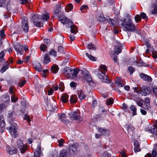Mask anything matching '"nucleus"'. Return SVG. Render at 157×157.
I'll use <instances>...</instances> for the list:
<instances>
[{
	"label": "nucleus",
	"instance_id": "obj_1",
	"mask_svg": "<svg viewBox=\"0 0 157 157\" xmlns=\"http://www.w3.org/2000/svg\"><path fill=\"white\" fill-rule=\"evenodd\" d=\"M59 20L62 23L67 25V26L71 28L70 31L73 34H76L78 32L77 27L73 25V22L70 19H67L63 15H60L59 17Z\"/></svg>",
	"mask_w": 157,
	"mask_h": 157
},
{
	"label": "nucleus",
	"instance_id": "obj_2",
	"mask_svg": "<svg viewBox=\"0 0 157 157\" xmlns=\"http://www.w3.org/2000/svg\"><path fill=\"white\" fill-rule=\"evenodd\" d=\"M79 71L78 69H71L66 67L63 69V73L66 77L68 78H74L76 77Z\"/></svg>",
	"mask_w": 157,
	"mask_h": 157
},
{
	"label": "nucleus",
	"instance_id": "obj_3",
	"mask_svg": "<svg viewBox=\"0 0 157 157\" xmlns=\"http://www.w3.org/2000/svg\"><path fill=\"white\" fill-rule=\"evenodd\" d=\"M121 24L122 27H123L124 30L126 31H133L135 30V26L130 18L125 19L122 21Z\"/></svg>",
	"mask_w": 157,
	"mask_h": 157
},
{
	"label": "nucleus",
	"instance_id": "obj_4",
	"mask_svg": "<svg viewBox=\"0 0 157 157\" xmlns=\"http://www.w3.org/2000/svg\"><path fill=\"white\" fill-rule=\"evenodd\" d=\"M82 76V79L86 81L90 85L93 83V81L89 72L86 70L84 69L81 71Z\"/></svg>",
	"mask_w": 157,
	"mask_h": 157
},
{
	"label": "nucleus",
	"instance_id": "obj_5",
	"mask_svg": "<svg viewBox=\"0 0 157 157\" xmlns=\"http://www.w3.org/2000/svg\"><path fill=\"white\" fill-rule=\"evenodd\" d=\"M82 76V79L86 81L90 85L93 83V81L89 72L86 70L84 69L81 71Z\"/></svg>",
	"mask_w": 157,
	"mask_h": 157
},
{
	"label": "nucleus",
	"instance_id": "obj_6",
	"mask_svg": "<svg viewBox=\"0 0 157 157\" xmlns=\"http://www.w3.org/2000/svg\"><path fill=\"white\" fill-rule=\"evenodd\" d=\"M14 47L17 55H20L21 56L23 54L24 51L22 50L23 47L21 45L17 43L14 45ZM23 48L25 52L29 50L28 47L26 45H24Z\"/></svg>",
	"mask_w": 157,
	"mask_h": 157
},
{
	"label": "nucleus",
	"instance_id": "obj_7",
	"mask_svg": "<svg viewBox=\"0 0 157 157\" xmlns=\"http://www.w3.org/2000/svg\"><path fill=\"white\" fill-rule=\"evenodd\" d=\"M42 16L37 14L33 16V22L36 26L40 27L42 26L43 21H42Z\"/></svg>",
	"mask_w": 157,
	"mask_h": 157
},
{
	"label": "nucleus",
	"instance_id": "obj_8",
	"mask_svg": "<svg viewBox=\"0 0 157 157\" xmlns=\"http://www.w3.org/2000/svg\"><path fill=\"white\" fill-rule=\"evenodd\" d=\"M17 129V125L14 123H12L9 128V131L10 133L14 138L17 137L18 135Z\"/></svg>",
	"mask_w": 157,
	"mask_h": 157
},
{
	"label": "nucleus",
	"instance_id": "obj_9",
	"mask_svg": "<svg viewBox=\"0 0 157 157\" xmlns=\"http://www.w3.org/2000/svg\"><path fill=\"white\" fill-rule=\"evenodd\" d=\"M69 117L72 120H80L81 119L80 113L78 110L68 113Z\"/></svg>",
	"mask_w": 157,
	"mask_h": 157
},
{
	"label": "nucleus",
	"instance_id": "obj_10",
	"mask_svg": "<svg viewBox=\"0 0 157 157\" xmlns=\"http://www.w3.org/2000/svg\"><path fill=\"white\" fill-rule=\"evenodd\" d=\"M151 90L149 87H147L145 86H143L140 89V90L137 92V94H140L144 96H147L150 94Z\"/></svg>",
	"mask_w": 157,
	"mask_h": 157
},
{
	"label": "nucleus",
	"instance_id": "obj_11",
	"mask_svg": "<svg viewBox=\"0 0 157 157\" xmlns=\"http://www.w3.org/2000/svg\"><path fill=\"white\" fill-rule=\"evenodd\" d=\"M17 145L22 153H24L27 150V146L26 144H24L22 141L20 140L17 141Z\"/></svg>",
	"mask_w": 157,
	"mask_h": 157
},
{
	"label": "nucleus",
	"instance_id": "obj_12",
	"mask_svg": "<svg viewBox=\"0 0 157 157\" xmlns=\"http://www.w3.org/2000/svg\"><path fill=\"white\" fill-rule=\"evenodd\" d=\"M21 28L25 32H27L28 31V19L26 17H23L22 18Z\"/></svg>",
	"mask_w": 157,
	"mask_h": 157
},
{
	"label": "nucleus",
	"instance_id": "obj_13",
	"mask_svg": "<svg viewBox=\"0 0 157 157\" xmlns=\"http://www.w3.org/2000/svg\"><path fill=\"white\" fill-rule=\"evenodd\" d=\"M78 146V144L77 143H75L69 147V150L70 153L71 154H75L77 151V148Z\"/></svg>",
	"mask_w": 157,
	"mask_h": 157
},
{
	"label": "nucleus",
	"instance_id": "obj_14",
	"mask_svg": "<svg viewBox=\"0 0 157 157\" xmlns=\"http://www.w3.org/2000/svg\"><path fill=\"white\" fill-rule=\"evenodd\" d=\"M98 130L99 132L104 136H109L110 132V131L109 129L105 128H98Z\"/></svg>",
	"mask_w": 157,
	"mask_h": 157
},
{
	"label": "nucleus",
	"instance_id": "obj_15",
	"mask_svg": "<svg viewBox=\"0 0 157 157\" xmlns=\"http://www.w3.org/2000/svg\"><path fill=\"white\" fill-rule=\"evenodd\" d=\"M98 76L103 82L107 83L109 82L108 77L105 74H102V75H100V74H98Z\"/></svg>",
	"mask_w": 157,
	"mask_h": 157
},
{
	"label": "nucleus",
	"instance_id": "obj_16",
	"mask_svg": "<svg viewBox=\"0 0 157 157\" xmlns=\"http://www.w3.org/2000/svg\"><path fill=\"white\" fill-rule=\"evenodd\" d=\"M6 151L10 155L14 154L17 152V149L13 146L10 147L7 146Z\"/></svg>",
	"mask_w": 157,
	"mask_h": 157
},
{
	"label": "nucleus",
	"instance_id": "obj_17",
	"mask_svg": "<svg viewBox=\"0 0 157 157\" xmlns=\"http://www.w3.org/2000/svg\"><path fill=\"white\" fill-rule=\"evenodd\" d=\"M150 99L148 98H146L144 100V103L145 104L143 105V108L145 109H148L150 108Z\"/></svg>",
	"mask_w": 157,
	"mask_h": 157
},
{
	"label": "nucleus",
	"instance_id": "obj_18",
	"mask_svg": "<svg viewBox=\"0 0 157 157\" xmlns=\"http://www.w3.org/2000/svg\"><path fill=\"white\" fill-rule=\"evenodd\" d=\"M140 77L141 78L144 80L146 81L151 82L152 78L151 76H148L145 74L142 73L140 75Z\"/></svg>",
	"mask_w": 157,
	"mask_h": 157
},
{
	"label": "nucleus",
	"instance_id": "obj_19",
	"mask_svg": "<svg viewBox=\"0 0 157 157\" xmlns=\"http://www.w3.org/2000/svg\"><path fill=\"white\" fill-rule=\"evenodd\" d=\"M116 83L117 86L119 87L123 86L125 85V82L121 78H117L116 81Z\"/></svg>",
	"mask_w": 157,
	"mask_h": 157
},
{
	"label": "nucleus",
	"instance_id": "obj_20",
	"mask_svg": "<svg viewBox=\"0 0 157 157\" xmlns=\"http://www.w3.org/2000/svg\"><path fill=\"white\" fill-rule=\"evenodd\" d=\"M122 47L120 43L118 44L117 45L115 46L114 48V53L118 54L122 51Z\"/></svg>",
	"mask_w": 157,
	"mask_h": 157
},
{
	"label": "nucleus",
	"instance_id": "obj_21",
	"mask_svg": "<svg viewBox=\"0 0 157 157\" xmlns=\"http://www.w3.org/2000/svg\"><path fill=\"white\" fill-rule=\"evenodd\" d=\"M58 117L59 119L63 123L67 124L68 123V121L67 120L65 114H59Z\"/></svg>",
	"mask_w": 157,
	"mask_h": 157
},
{
	"label": "nucleus",
	"instance_id": "obj_22",
	"mask_svg": "<svg viewBox=\"0 0 157 157\" xmlns=\"http://www.w3.org/2000/svg\"><path fill=\"white\" fill-rule=\"evenodd\" d=\"M99 70L98 74H100V75H102V74H105L107 71V67L105 65H101Z\"/></svg>",
	"mask_w": 157,
	"mask_h": 157
},
{
	"label": "nucleus",
	"instance_id": "obj_23",
	"mask_svg": "<svg viewBox=\"0 0 157 157\" xmlns=\"http://www.w3.org/2000/svg\"><path fill=\"white\" fill-rule=\"evenodd\" d=\"M135 101L138 106L143 108L144 105L143 104L144 101L142 99L140 98H137L135 100Z\"/></svg>",
	"mask_w": 157,
	"mask_h": 157
},
{
	"label": "nucleus",
	"instance_id": "obj_24",
	"mask_svg": "<svg viewBox=\"0 0 157 157\" xmlns=\"http://www.w3.org/2000/svg\"><path fill=\"white\" fill-rule=\"evenodd\" d=\"M134 151L135 152L137 153V152L140 151V144L138 141L136 140L134 142Z\"/></svg>",
	"mask_w": 157,
	"mask_h": 157
},
{
	"label": "nucleus",
	"instance_id": "obj_25",
	"mask_svg": "<svg viewBox=\"0 0 157 157\" xmlns=\"http://www.w3.org/2000/svg\"><path fill=\"white\" fill-rule=\"evenodd\" d=\"M107 21L111 26H113V28L116 26V21L114 19L109 18L107 20Z\"/></svg>",
	"mask_w": 157,
	"mask_h": 157
},
{
	"label": "nucleus",
	"instance_id": "obj_26",
	"mask_svg": "<svg viewBox=\"0 0 157 157\" xmlns=\"http://www.w3.org/2000/svg\"><path fill=\"white\" fill-rule=\"evenodd\" d=\"M50 61V58L49 57L48 54H44V59L43 60V63L45 64H47Z\"/></svg>",
	"mask_w": 157,
	"mask_h": 157
},
{
	"label": "nucleus",
	"instance_id": "obj_27",
	"mask_svg": "<svg viewBox=\"0 0 157 157\" xmlns=\"http://www.w3.org/2000/svg\"><path fill=\"white\" fill-rule=\"evenodd\" d=\"M149 130L151 133L157 136V128L154 125H153L149 127Z\"/></svg>",
	"mask_w": 157,
	"mask_h": 157
},
{
	"label": "nucleus",
	"instance_id": "obj_28",
	"mask_svg": "<svg viewBox=\"0 0 157 157\" xmlns=\"http://www.w3.org/2000/svg\"><path fill=\"white\" fill-rule=\"evenodd\" d=\"M61 5L59 4L56 5V7L54 10L53 13L55 14H57L59 13L60 10Z\"/></svg>",
	"mask_w": 157,
	"mask_h": 157
},
{
	"label": "nucleus",
	"instance_id": "obj_29",
	"mask_svg": "<svg viewBox=\"0 0 157 157\" xmlns=\"http://www.w3.org/2000/svg\"><path fill=\"white\" fill-rule=\"evenodd\" d=\"M5 123L4 117L2 116H1L0 117V125L2 129L3 130L5 129Z\"/></svg>",
	"mask_w": 157,
	"mask_h": 157
},
{
	"label": "nucleus",
	"instance_id": "obj_30",
	"mask_svg": "<svg viewBox=\"0 0 157 157\" xmlns=\"http://www.w3.org/2000/svg\"><path fill=\"white\" fill-rule=\"evenodd\" d=\"M68 98V95L67 94H63L61 100L63 103H66L67 102Z\"/></svg>",
	"mask_w": 157,
	"mask_h": 157
},
{
	"label": "nucleus",
	"instance_id": "obj_31",
	"mask_svg": "<svg viewBox=\"0 0 157 157\" xmlns=\"http://www.w3.org/2000/svg\"><path fill=\"white\" fill-rule=\"evenodd\" d=\"M67 152L66 150L62 149L60 151L59 157H67Z\"/></svg>",
	"mask_w": 157,
	"mask_h": 157
},
{
	"label": "nucleus",
	"instance_id": "obj_32",
	"mask_svg": "<svg viewBox=\"0 0 157 157\" xmlns=\"http://www.w3.org/2000/svg\"><path fill=\"white\" fill-rule=\"evenodd\" d=\"M59 70V67L56 64L53 65L51 68V71L54 73H56Z\"/></svg>",
	"mask_w": 157,
	"mask_h": 157
},
{
	"label": "nucleus",
	"instance_id": "obj_33",
	"mask_svg": "<svg viewBox=\"0 0 157 157\" xmlns=\"http://www.w3.org/2000/svg\"><path fill=\"white\" fill-rule=\"evenodd\" d=\"M134 130V127L131 125H128L127 127V131L130 135H132Z\"/></svg>",
	"mask_w": 157,
	"mask_h": 157
},
{
	"label": "nucleus",
	"instance_id": "obj_34",
	"mask_svg": "<svg viewBox=\"0 0 157 157\" xmlns=\"http://www.w3.org/2000/svg\"><path fill=\"white\" fill-rule=\"evenodd\" d=\"M10 99V97L7 94L3 95L2 97V100L4 102H8L9 103Z\"/></svg>",
	"mask_w": 157,
	"mask_h": 157
},
{
	"label": "nucleus",
	"instance_id": "obj_35",
	"mask_svg": "<svg viewBox=\"0 0 157 157\" xmlns=\"http://www.w3.org/2000/svg\"><path fill=\"white\" fill-rule=\"evenodd\" d=\"M42 21L45 20V21H48L49 18V13L48 12H46L44 13L42 15Z\"/></svg>",
	"mask_w": 157,
	"mask_h": 157
},
{
	"label": "nucleus",
	"instance_id": "obj_36",
	"mask_svg": "<svg viewBox=\"0 0 157 157\" xmlns=\"http://www.w3.org/2000/svg\"><path fill=\"white\" fill-rule=\"evenodd\" d=\"M130 109L132 111V115L133 116L137 115V109L135 105H131L130 107Z\"/></svg>",
	"mask_w": 157,
	"mask_h": 157
},
{
	"label": "nucleus",
	"instance_id": "obj_37",
	"mask_svg": "<svg viewBox=\"0 0 157 157\" xmlns=\"http://www.w3.org/2000/svg\"><path fill=\"white\" fill-rule=\"evenodd\" d=\"M78 98L80 100H83L86 97V95L81 90H79L78 92Z\"/></svg>",
	"mask_w": 157,
	"mask_h": 157
},
{
	"label": "nucleus",
	"instance_id": "obj_38",
	"mask_svg": "<svg viewBox=\"0 0 157 157\" xmlns=\"http://www.w3.org/2000/svg\"><path fill=\"white\" fill-rule=\"evenodd\" d=\"M77 97L76 95H72L70 97V101L71 103H75L77 101Z\"/></svg>",
	"mask_w": 157,
	"mask_h": 157
},
{
	"label": "nucleus",
	"instance_id": "obj_39",
	"mask_svg": "<svg viewBox=\"0 0 157 157\" xmlns=\"http://www.w3.org/2000/svg\"><path fill=\"white\" fill-rule=\"evenodd\" d=\"M73 8V6L71 3H69L65 7L66 11L68 12L71 11Z\"/></svg>",
	"mask_w": 157,
	"mask_h": 157
},
{
	"label": "nucleus",
	"instance_id": "obj_40",
	"mask_svg": "<svg viewBox=\"0 0 157 157\" xmlns=\"http://www.w3.org/2000/svg\"><path fill=\"white\" fill-rule=\"evenodd\" d=\"M136 65L138 67H147L148 65L146 63H144L142 61L139 62H136Z\"/></svg>",
	"mask_w": 157,
	"mask_h": 157
},
{
	"label": "nucleus",
	"instance_id": "obj_41",
	"mask_svg": "<svg viewBox=\"0 0 157 157\" xmlns=\"http://www.w3.org/2000/svg\"><path fill=\"white\" fill-rule=\"evenodd\" d=\"M8 0H0V6L8 5Z\"/></svg>",
	"mask_w": 157,
	"mask_h": 157
},
{
	"label": "nucleus",
	"instance_id": "obj_42",
	"mask_svg": "<svg viewBox=\"0 0 157 157\" xmlns=\"http://www.w3.org/2000/svg\"><path fill=\"white\" fill-rule=\"evenodd\" d=\"M87 48L89 49H92L94 50H95L96 49L95 45H93L92 43H90L88 44Z\"/></svg>",
	"mask_w": 157,
	"mask_h": 157
},
{
	"label": "nucleus",
	"instance_id": "obj_43",
	"mask_svg": "<svg viewBox=\"0 0 157 157\" xmlns=\"http://www.w3.org/2000/svg\"><path fill=\"white\" fill-rule=\"evenodd\" d=\"M86 55L89 58L90 60L92 61H95L96 59V58L93 56L92 55L89 54L87 53H86Z\"/></svg>",
	"mask_w": 157,
	"mask_h": 157
},
{
	"label": "nucleus",
	"instance_id": "obj_44",
	"mask_svg": "<svg viewBox=\"0 0 157 157\" xmlns=\"http://www.w3.org/2000/svg\"><path fill=\"white\" fill-rule=\"evenodd\" d=\"M41 152V144L40 143H39L37 145V151H36L34 153H35L36 154H37L40 155Z\"/></svg>",
	"mask_w": 157,
	"mask_h": 157
},
{
	"label": "nucleus",
	"instance_id": "obj_45",
	"mask_svg": "<svg viewBox=\"0 0 157 157\" xmlns=\"http://www.w3.org/2000/svg\"><path fill=\"white\" fill-rule=\"evenodd\" d=\"M98 20L101 22H104L105 21V19L103 15H100L98 17Z\"/></svg>",
	"mask_w": 157,
	"mask_h": 157
},
{
	"label": "nucleus",
	"instance_id": "obj_46",
	"mask_svg": "<svg viewBox=\"0 0 157 157\" xmlns=\"http://www.w3.org/2000/svg\"><path fill=\"white\" fill-rule=\"evenodd\" d=\"M35 69L38 71H40L42 69L41 66L40 64L39 63H37L35 66Z\"/></svg>",
	"mask_w": 157,
	"mask_h": 157
},
{
	"label": "nucleus",
	"instance_id": "obj_47",
	"mask_svg": "<svg viewBox=\"0 0 157 157\" xmlns=\"http://www.w3.org/2000/svg\"><path fill=\"white\" fill-rule=\"evenodd\" d=\"M49 54L50 55L54 57H56L57 55L56 51L53 49H52L50 51Z\"/></svg>",
	"mask_w": 157,
	"mask_h": 157
},
{
	"label": "nucleus",
	"instance_id": "obj_48",
	"mask_svg": "<svg viewBox=\"0 0 157 157\" xmlns=\"http://www.w3.org/2000/svg\"><path fill=\"white\" fill-rule=\"evenodd\" d=\"M151 90L153 92V95L157 97V87L153 88Z\"/></svg>",
	"mask_w": 157,
	"mask_h": 157
},
{
	"label": "nucleus",
	"instance_id": "obj_49",
	"mask_svg": "<svg viewBox=\"0 0 157 157\" xmlns=\"http://www.w3.org/2000/svg\"><path fill=\"white\" fill-rule=\"evenodd\" d=\"M18 100V99L16 97L15 95L12 94L11 97V101L12 102H15Z\"/></svg>",
	"mask_w": 157,
	"mask_h": 157
},
{
	"label": "nucleus",
	"instance_id": "obj_50",
	"mask_svg": "<svg viewBox=\"0 0 157 157\" xmlns=\"http://www.w3.org/2000/svg\"><path fill=\"white\" fill-rule=\"evenodd\" d=\"M47 47L46 45L44 44H41L40 46V48L41 51H46Z\"/></svg>",
	"mask_w": 157,
	"mask_h": 157
},
{
	"label": "nucleus",
	"instance_id": "obj_51",
	"mask_svg": "<svg viewBox=\"0 0 157 157\" xmlns=\"http://www.w3.org/2000/svg\"><path fill=\"white\" fill-rule=\"evenodd\" d=\"M58 144L59 147H62L63 144L64 143V141L63 139H60L58 140Z\"/></svg>",
	"mask_w": 157,
	"mask_h": 157
},
{
	"label": "nucleus",
	"instance_id": "obj_52",
	"mask_svg": "<svg viewBox=\"0 0 157 157\" xmlns=\"http://www.w3.org/2000/svg\"><path fill=\"white\" fill-rule=\"evenodd\" d=\"M152 57L154 59H156L157 58V51H156L155 50H153L152 51Z\"/></svg>",
	"mask_w": 157,
	"mask_h": 157
},
{
	"label": "nucleus",
	"instance_id": "obj_53",
	"mask_svg": "<svg viewBox=\"0 0 157 157\" xmlns=\"http://www.w3.org/2000/svg\"><path fill=\"white\" fill-rule=\"evenodd\" d=\"M141 17L139 15H136L135 17V20L136 22H138L139 21H140L141 19Z\"/></svg>",
	"mask_w": 157,
	"mask_h": 157
},
{
	"label": "nucleus",
	"instance_id": "obj_54",
	"mask_svg": "<svg viewBox=\"0 0 157 157\" xmlns=\"http://www.w3.org/2000/svg\"><path fill=\"white\" fill-rule=\"evenodd\" d=\"M59 88L61 91H63L64 89V86L63 84L61 82L59 85Z\"/></svg>",
	"mask_w": 157,
	"mask_h": 157
},
{
	"label": "nucleus",
	"instance_id": "obj_55",
	"mask_svg": "<svg viewBox=\"0 0 157 157\" xmlns=\"http://www.w3.org/2000/svg\"><path fill=\"white\" fill-rule=\"evenodd\" d=\"M152 155L153 157L157 156V148L153 150L152 152Z\"/></svg>",
	"mask_w": 157,
	"mask_h": 157
},
{
	"label": "nucleus",
	"instance_id": "obj_56",
	"mask_svg": "<svg viewBox=\"0 0 157 157\" xmlns=\"http://www.w3.org/2000/svg\"><path fill=\"white\" fill-rule=\"evenodd\" d=\"M128 70L131 75L134 72V69L133 67L130 66L128 67Z\"/></svg>",
	"mask_w": 157,
	"mask_h": 157
},
{
	"label": "nucleus",
	"instance_id": "obj_57",
	"mask_svg": "<svg viewBox=\"0 0 157 157\" xmlns=\"http://www.w3.org/2000/svg\"><path fill=\"white\" fill-rule=\"evenodd\" d=\"M9 68V65H6L5 66H4L2 68L1 71L3 73L7 69Z\"/></svg>",
	"mask_w": 157,
	"mask_h": 157
},
{
	"label": "nucleus",
	"instance_id": "obj_58",
	"mask_svg": "<svg viewBox=\"0 0 157 157\" xmlns=\"http://www.w3.org/2000/svg\"><path fill=\"white\" fill-rule=\"evenodd\" d=\"M111 57L113 59L114 61L116 63H118V60L117 58V56H115L114 55L111 56Z\"/></svg>",
	"mask_w": 157,
	"mask_h": 157
},
{
	"label": "nucleus",
	"instance_id": "obj_59",
	"mask_svg": "<svg viewBox=\"0 0 157 157\" xmlns=\"http://www.w3.org/2000/svg\"><path fill=\"white\" fill-rule=\"evenodd\" d=\"M106 103L108 105L112 104L113 103V100L111 99H109L107 100Z\"/></svg>",
	"mask_w": 157,
	"mask_h": 157
},
{
	"label": "nucleus",
	"instance_id": "obj_60",
	"mask_svg": "<svg viewBox=\"0 0 157 157\" xmlns=\"http://www.w3.org/2000/svg\"><path fill=\"white\" fill-rule=\"evenodd\" d=\"M0 36L2 38L5 37L6 35L3 30H1L0 31Z\"/></svg>",
	"mask_w": 157,
	"mask_h": 157
},
{
	"label": "nucleus",
	"instance_id": "obj_61",
	"mask_svg": "<svg viewBox=\"0 0 157 157\" xmlns=\"http://www.w3.org/2000/svg\"><path fill=\"white\" fill-rule=\"evenodd\" d=\"M4 56V54L3 51L2 52L0 53V61L3 60V57Z\"/></svg>",
	"mask_w": 157,
	"mask_h": 157
},
{
	"label": "nucleus",
	"instance_id": "obj_62",
	"mask_svg": "<svg viewBox=\"0 0 157 157\" xmlns=\"http://www.w3.org/2000/svg\"><path fill=\"white\" fill-rule=\"evenodd\" d=\"M58 51L60 53H62L63 52V48L61 46H59L58 47Z\"/></svg>",
	"mask_w": 157,
	"mask_h": 157
},
{
	"label": "nucleus",
	"instance_id": "obj_63",
	"mask_svg": "<svg viewBox=\"0 0 157 157\" xmlns=\"http://www.w3.org/2000/svg\"><path fill=\"white\" fill-rule=\"evenodd\" d=\"M111 155L107 152H105L103 155L102 157H110Z\"/></svg>",
	"mask_w": 157,
	"mask_h": 157
},
{
	"label": "nucleus",
	"instance_id": "obj_64",
	"mask_svg": "<svg viewBox=\"0 0 157 157\" xmlns=\"http://www.w3.org/2000/svg\"><path fill=\"white\" fill-rule=\"evenodd\" d=\"M24 119L27 121L28 122H30L31 121L30 118L27 115L25 116Z\"/></svg>",
	"mask_w": 157,
	"mask_h": 157
}]
</instances>
